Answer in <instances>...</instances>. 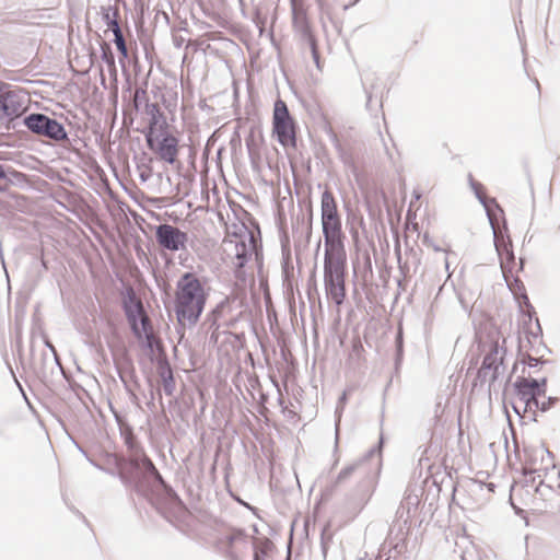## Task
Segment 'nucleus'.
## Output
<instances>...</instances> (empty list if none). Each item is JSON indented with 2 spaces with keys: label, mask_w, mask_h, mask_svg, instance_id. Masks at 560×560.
Segmentation results:
<instances>
[{
  "label": "nucleus",
  "mask_w": 560,
  "mask_h": 560,
  "mask_svg": "<svg viewBox=\"0 0 560 560\" xmlns=\"http://www.w3.org/2000/svg\"><path fill=\"white\" fill-rule=\"evenodd\" d=\"M155 240L160 247L175 253L186 250L188 234L177 226L163 223L155 226Z\"/></svg>",
  "instance_id": "nucleus-9"
},
{
  "label": "nucleus",
  "mask_w": 560,
  "mask_h": 560,
  "mask_svg": "<svg viewBox=\"0 0 560 560\" xmlns=\"http://www.w3.org/2000/svg\"><path fill=\"white\" fill-rule=\"evenodd\" d=\"M347 401V392H343L342 395L339 397L337 407H336V439H338V432H339V423L341 418V412L343 410V407Z\"/></svg>",
  "instance_id": "nucleus-27"
},
{
  "label": "nucleus",
  "mask_w": 560,
  "mask_h": 560,
  "mask_svg": "<svg viewBox=\"0 0 560 560\" xmlns=\"http://www.w3.org/2000/svg\"><path fill=\"white\" fill-rule=\"evenodd\" d=\"M293 28L296 34L301 37V39L307 44L315 40V36L312 33L310 23L307 21L306 13L303 11H298L293 5Z\"/></svg>",
  "instance_id": "nucleus-15"
},
{
  "label": "nucleus",
  "mask_w": 560,
  "mask_h": 560,
  "mask_svg": "<svg viewBox=\"0 0 560 560\" xmlns=\"http://www.w3.org/2000/svg\"><path fill=\"white\" fill-rule=\"evenodd\" d=\"M208 300L206 282L195 272L183 273L176 282L174 310L178 326L192 328L199 322Z\"/></svg>",
  "instance_id": "nucleus-1"
},
{
  "label": "nucleus",
  "mask_w": 560,
  "mask_h": 560,
  "mask_svg": "<svg viewBox=\"0 0 560 560\" xmlns=\"http://www.w3.org/2000/svg\"><path fill=\"white\" fill-rule=\"evenodd\" d=\"M385 151H386V154H388V156L392 158L389 154L388 148H385Z\"/></svg>",
  "instance_id": "nucleus-58"
},
{
  "label": "nucleus",
  "mask_w": 560,
  "mask_h": 560,
  "mask_svg": "<svg viewBox=\"0 0 560 560\" xmlns=\"http://www.w3.org/2000/svg\"><path fill=\"white\" fill-rule=\"evenodd\" d=\"M185 43V38L179 34H173V45L176 48H180Z\"/></svg>",
  "instance_id": "nucleus-40"
},
{
  "label": "nucleus",
  "mask_w": 560,
  "mask_h": 560,
  "mask_svg": "<svg viewBox=\"0 0 560 560\" xmlns=\"http://www.w3.org/2000/svg\"><path fill=\"white\" fill-rule=\"evenodd\" d=\"M248 244L245 240H231L228 242V246L230 247L231 255H233L235 261L233 265L235 267V271L238 272L241 269L245 267L248 260L252 257V253L254 249V236L252 233H247Z\"/></svg>",
  "instance_id": "nucleus-12"
},
{
  "label": "nucleus",
  "mask_w": 560,
  "mask_h": 560,
  "mask_svg": "<svg viewBox=\"0 0 560 560\" xmlns=\"http://www.w3.org/2000/svg\"><path fill=\"white\" fill-rule=\"evenodd\" d=\"M514 261H515V256H514L513 249L509 248V246H505V255H504L505 266L509 265L510 262H514ZM504 278L508 281L506 275L504 276Z\"/></svg>",
  "instance_id": "nucleus-37"
},
{
  "label": "nucleus",
  "mask_w": 560,
  "mask_h": 560,
  "mask_svg": "<svg viewBox=\"0 0 560 560\" xmlns=\"http://www.w3.org/2000/svg\"><path fill=\"white\" fill-rule=\"evenodd\" d=\"M163 383V390L164 393L167 395V396H172L175 392V380L174 377L173 378H170V380H164L162 381Z\"/></svg>",
  "instance_id": "nucleus-34"
},
{
  "label": "nucleus",
  "mask_w": 560,
  "mask_h": 560,
  "mask_svg": "<svg viewBox=\"0 0 560 560\" xmlns=\"http://www.w3.org/2000/svg\"><path fill=\"white\" fill-rule=\"evenodd\" d=\"M540 346H542V348H544V349H546V350H547V352H550V349H547V347H546V346H544L542 343H541Z\"/></svg>",
  "instance_id": "nucleus-60"
},
{
  "label": "nucleus",
  "mask_w": 560,
  "mask_h": 560,
  "mask_svg": "<svg viewBox=\"0 0 560 560\" xmlns=\"http://www.w3.org/2000/svg\"><path fill=\"white\" fill-rule=\"evenodd\" d=\"M513 409H514V411H515L517 415H520V413H521V411H520V409H518V407H517L516 405H513Z\"/></svg>",
  "instance_id": "nucleus-57"
},
{
  "label": "nucleus",
  "mask_w": 560,
  "mask_h": 560,
  "mask_svg": "<svg viewBox=\"0 0 560 560\" xmlns=\"http://www.w3.org/2000/svg\"><path fill=\"white\" fill-rule=\"evenodd\" d=\"M128 435L125 439L127 447L132 452V456H141L143 453L141 452L138 443L135 440V436L132 435L131 429L128 428Z\"/></svg>",
  "instance_id": "nucleus-28"
},
{
  "label": "nucleus",
  "mask_w": 560,
  "mask_h": 560,
  "mask_svg": "<svg viewBox=\"0 0 560 560\" xmlns=\"http://www.w3.org/2000/svg\"><path fill=\"white\" fill-rule=\"evenodd\" d=\"M271 547L272 542L268 538H264L260 544L254 548V560H264Z\"/></svg>",
  "instance_id": "nucleus-24"
},
{
  "label": "nucleus",
  "mask_w": 560,
  "mask_h": 560,
  "mask_svg": "<svg viewBox=\"0 0 560 560\" xmlns=\"http://www.w3.org/2000/svg\"><path fill=\"white\" fill-rule=\"evenodd\" d=\"M74 444L78 447V450L85 455L84 450L78 443L74 442Z\"/></svg>",
  "instance_id": "nucleus-54"
},
{
  "label": "nucleus",
  "mask_w": 560,
  "mask_h": 560,
  "mask_svg": "<svg viewBox=\"0 0 560 560\" xmlns=\"http://www.w3.org/2000/svg\"><path fill=\"white\" fill-rule=\"evenodd\" d=\"M494 246H495V249L500 257L503 275L505 276V262H504L505 246H509V248H512L511 241L510 240H509V242L500 241L498 238L497 234L494 233Z\"/></svg>",
  "instance_id": "nucleus-25"
},
{
  "label": "nucleus",
  "mask_w": 560,
  "mask_h": 560,
  "mask_svg": "<svg viewBox=\"0 0 560 560\" xmlns=\"http://www.w3.org/2000/svg\"><path fill=\"white\" fill-rule=\"evenodd\" d=\"M505 350L499 347L497 341L491 342L489 352L485 355L482 364L477 373V380L483 384L494 383L504 372L503 360Z\"/></svg>",
  "instance_id": "nucleus-8"
},
{
  "label": "nucleus",
  "mask_w": 560,
  "mask_h": 560,
  "mask_svg": "<svg viewBox=\"0 0 560 560\" xmlns=\"http://www.w3.org/2000/svg\"><path fill=\"white\" fill-rule=\"evenodd\" d=\"M328 135L330 137V140H331L332 144L335 145L336 150L338 151L340 158L343 159L345 152H343L341 143H340L339 139H338V136L332 131L331 128H329Z\"/></svg>",
  "instance_id": "nucleus-32"
},
{
  "label": "nucleus",
  "mask_w": 560,
  "mask_h": 560,
  "mask_svg": "<svg viewBox=\"0 0 560 560\" xmlns=\"http://www.w3.org/2000/svg\"><path fill=\"white\" fill-rule=\"evenodd\" d=\"M382 444H383V438H381L380 443H378V446L373 447V448H371V450L368 452L366 457H373V456H375V455L380 454V452H381V447H382Z\"/></svg>",
  "instance_id": "nucleus-42"
},
{
  "label": "nucleus",
  "mask_w": 560,
  "mask_h": 560,
  "mask_svg": "<svg viewBox=\"0 0 560 560\" xmlns=\"http://www.w3.org/2000/svg\"><path fill=\"white\" fill-rule=\"evenodd\" d=\"M118 476L124 485L132 486L139 493H142L141 478L153 479L160 485H164L163 477L145 454L131 456L126 464L119 467Z\"/></svg>",
  "instance_id": "nucleus-4"
},
{
  "label": "nucleus",
  "mask_w": 560,
  "mask_h": 560,
  "mask_svg": "<svg viewBox=\"0 0 560 560\" xmlns=\"http://www.w3.org/2000/svg\"><path fill=\"white\" fill-rule=\"evenodd\" d=\"M119 55H120V58H119V61L120 62H124L125 59L128 58V48H127V45H124V46H120V47H116Z\"/></svg>",
  "instance_id": "nucleus-41"
},
{
  "label": "nucleus",
  "mask_w": 560,
  "mask_h": 560,
  "mask_svg": "<svg viewBox=\"0 0 560 560\" xmlns=\"http://www.w3.org/2000/svg\"><path fill=\"white\" fill-rule=\"evenodd\" d=\"M525 383L529 387H532V389L536 393L537 396L540 397L546 394L547 377H542L540 380L525 377Z\"/></svg>",
  "instance_id": "nucleus-23"
},
{
  "label": "nucleus",
  "mask_w": 560,
  "mask_h": 560,
  "mask_svg": "<svg viewBox=\"0 0 560 560\" xmlns=\"http://www.w3.org/2000/svg\"><path fill=\"white\" fill-rule=\"evenodd\" d=\"M523 300H524V303H525L527 306L532 307V305H530V303H529V300H528V296L526 295V293H523Z\"/></svg>",
  "instance_id": "nucleus-53"
},
{
  "label": "nucleus",
  "mask_w": 560,
  "mask_h": 560,
  "mask_svg": "<svg viewBox=\"0 0 560 560\" xmlns=\"http://www.w3.org/2000/svg\"><path fill=\"white\" fill-rule=\"evenodd\" d=\"M273 133L283 145L296 144L295 126L284 101L278 98L273 105Z\"/></svg>",
  "instance_id": "nucleus-6"
},
{
  "label": "nucleus",
  "mask_w": 560,
  "mask_h": 560,
  "mask_svg": "<svg viewBox=\"0 0 560 560\" xmlns=\"http://www.w3.org/2000/svg\"><path fill=\"white\" fill-rule=\"evenodd\" d=\"M8 175L4 165L0 164V192L4 191L8 186Z\"/></svg>",
  "instance_id": "nucleus-35"
},
{
  "label": "nucleus",
  "mask_w": 560,
  "mask_h": 560,
  "mask_svg": "<svg viewBox=\"0 0 560 560\" xmlns=\"http://www.w3.org/2000/svg\"><path fill=\"white\" fill-rule=\"evenodd\" d=\"M396 364H398L401 360V355H402V337H401V334L398 332L397 337H396Z\"/></svg>",
  "instance_id": "nucleus-36"
},
{
  "label": "nucleus",
  "mask_w": 560,
  "mask_h": 560,
  "mask_svg": "<svg viewBox=\"0 0 560 560\" xmlns=\"http://www.w3.org/2000/svg\"><path fill=\"white\" fill-rule=\"evenodd\" d=\"M45 345L51 350V352L54 353L56 360H58V357H57V352H56V349L55 347L51 345V342L49 340H46L45 341Z\"/></svg>",
  "instance_id": "nucleus-49"
},
{
  "label": "nucleus",
  "mask_w": 560,
  "mask_h": 560,
  "mask_svg": "<svg viewBox=\"0 0 560 560\" xmlns=\"http://www.w3.org/2000/svg\"><path fill=\"white\" fill-rule=\"evenodd\" d=\"M522 362L526 365H528V368H537L539 364H545L547 363L548 361L547 360H542L541 358H535V357H532L530 354H526Z\"/></svg>",
  "instance_id": "nucleus-30"
},
{
  "label": "nucleus",
  "mask_w": 560,
  "mask_h": 560,
  "mask_svg": "<svg viewBox=\"0 0 560 560\" xmlns=\"http://www.w3.org/2000/svg\"><path fill=\"white\" fill-rule=\"evenodd\" d=\"M385 151H386V154H388V156L392 158L389 154L388 148H385Z\"/></svg>",
  "instance_id": "nucleus-59"
},
{
  "label": "nucleus",
  "mask_w": 560,
  "mask_h": 560,
  "mask_svg": "<svg viewBox=\"0 0 560 560\" xmlns=\"http://www.w3.org/2000/svg\"><path fill=\"white\" fill-rule=\"evenodd\" d=\"M122 310L133 336H139V327H142V319L148 316L143 303L137 298L132 288L127 290L122 300Z\"/></svg>",
  "instance_id": "nucleus-10"
},
{
  "label": "nucleus",
  "mask_w": 560,
  "mask_h": 560,
  "mask_svg": "<svg viewBox=\"0 0 560 560\" xmlns=\"http://www.w3.org/2000/svg\"><path fill=\"white\" fill-rule=\"evenodd\" d=\"M10 371H11V374H12V375H14V372H13V370H12L11 368H10ZM13 377H14L15 383H16V385L19 386V389H20V392L22 393L23 398H24L25 402L27 404L28 408H30V409H33V406H32L31 401L28 400V398H27V396H26V394H25V392H24V389H23L22 385L19 383V381L16 380V377H15V376H13Z\"/></svg>",
  "instance_id": "nucleus-38"
},
{
  "label": "nucleus",
  "mask_w": 560,
  "mask_h": 560,
  "mask_svg": "<svg viewBox=\"0 0 560 560\" xmlns=\"http://www.w3.org/2000/svg\"><path fill=\"white\" fill-rule=\"evenodd\" d=\"M320 219L325 240V250L345 249L341 219L332 192L326 189L320 199Z\"/></svg>",
  "instance_id": "nucleus-3"
},
{
  "label": "nucleus",
  "mask_w": 560,
  "mask_h": 560,
  "mask_svg": "<svg viewBox=\"0 0 560 560\" xmlns=\"http://www.w3.org/2000/svg\"><path fill=\"white\" fill-rule=\"evenodd\" d=\"M346 250H325L324 256V288L326 295L336 305H341L346 298Z\"/></svg>",
  "instance_id": "nucleus-2"
},
{
  "label": "nucleus",
  "mask_w": 560,
  "mask_h": 560,
  "mask_svg": "<svg viewBox=\"0 0 560 560\" xmlns=\"http://www.w3.org/2000/svg\"><path fill=\"white\" fill-rule=\"evenodd\" d=\"M142 101H147V92L141 88H137L133 93V106L137 110Z\"/></svg>",
  "instance_id": "nucleus-29"
},
{
  "label": "nucleus",
  "mask_w": 560,
  "mask_h": 560,
  "mask_svg": "<svg viewBox=\"0 0 560 560\" xmlns=\"http://www.w3.org/2000/svg\"><path fill=\"white\" fill-rule=\"evenodd\" d=\"M371 494L369 493H365L361 499H360V503H359V511H361L363 509V506L368 503L369 499H370Z\"/></svg>",
  "instance_id": "nucleus-47"
},
{
  "label": "nucleus",
  "mask_w": 560,
  "mask_h": 560,
  "mask_svg": "<svg viewBox=\"0 0 560 560\" xmlns=\"http://www.w3.org/2000/svg\"><path fill=\"white\" fill-rule=\"evenodd\" d=\"M422 241H423V243H424L425 245H428V246H431V245H432V243H431V238H430V236H429L428 234H424V235H423Z\"/></svg>",
  "instance_id": "nucleus-50"
},
{
  "label": "nucleus",
  "mask_w": 560,
  "mask_h": 560,
  "mask_svg": "<svg viewBox=\"0 0 560 560\" xmlns=\"http://www.w3.org/2000/svg\"><path fill=\"white\" fill-rule=\"evenodd\" d=\"M158 374L162 381L173 378V371L167 360H160L158 363Z\"/></svg>",
  "instance_id": "nucleus-26"
},
{
  "label": "nucleus",
  "mask_w": 560,
  "mask_h": 560,
  "mask_svg": "<svg viewBox=\"0 0 560 560\" xmlns=\"http://www.w3.org/2000/svg\"><path fill=\"white\" fill-rule=\"evenodd\" d=\"M306 45L310 47L312 58L316 65V68L320 69V57H319L316 39L311 43H307Z\"/></svg>",
  "instance_id": "nucleus-31"
},
{
  "label": "nucleus",
  "mask_w": 560,
  "mask_h": 560,
  "mask_svg": "<svg viewBox=\"0 0 560 560\" xmlns=\"http://www.w3.org/2000/svg\"><path fill=\"white\" fill-rule=\"evenodd\" d=\"M101 15L103 22L107 25L108 30L112 28L115 24L119 23V10L117 7L108 4L101 7Z\"/></svg>",
  "instance_id": "nucleus-19"
},
{
  "label": "nucleus",
  "mask_w": 560,
  "mask_h": 560,
  "mask_svg": "<svg viewBox=\"0 0 560 560\" xmlns=\"http://www.w3.org/2000/svg\"><path fill=\"white\" fill-rule=\"evenodd\" d=\"M470 187L472 188L477 199L479 202L486 208V210L489 212V203H493L495 206L497 202L494 199H487L486 196L482 194V185L476 180H474L471 177L469 178Z\"/></svg>",
  "instance_id": "nucleus-21"
},
{
  "label": "nucleus",
  "mask_w": 560,
  "mask_h": 560,
  "mask_svg": "<svg viewBox=\"0 0 560 560\" xmlns=\"http://www.w3.org/2000/svg\"><path fill=\"white\" fill-rule=\"evenodd\" d=\"M320 546H322L323 556H324V558H326L328 540L325 538V530H323V533H322Z\"/></svg>",
  "instance_id": "nucleus-45"
},
{
  "label": "nucleus",
  "mask_w": 560,
  "mask_h": 560,
  "mask_svg": "<svg viewBox=\"0 0 560 560\" xmlns=\"http://www.w3.org/2000/svg\"><path fill=\"white\" fill-rule=\"evenodd\" d=\"M24 126L33 133L56 142L68 140L63 125L42 113H32L24 117Z\"/></svg>",
  "instance_id": "nucleus-5"
},
{
  "label": "nucleus",
  "mask_w": 560,
  "mask_h": 560,
  "mask_svg": "<svg viewBox=\"0 0 560 560\" xmlns=\"http://www.w3.org/2000/svg\"><path fill=\"white\" fill-rule=\"evenodd\" d=\"M25 102L26 97L21 91L0 81V120L19 118L26 109Z\"/></svg>",
  "instance_id": "nucleus-7"
},
{
  "label": "nucleus",
  "mask_w": 560,
  "mask_h": 560,
  "mask_svg": "<svg viewBox=\"0 0 560 560\" xmlns=\"http://www.w3.org/2000/svg\"><path fill=\"white\" fill-rule=\"evenodd\" d=\"M228 299L219 302L214 308L207 313L202 326L206 327L208 330L212 331V334H215L220 328L219 319L222 316L223 311L228 306Z\"/></svg>",
  "instance_id": "nucleus-17"
},
{
  "label": "nucleus",
  "mask_w": 560,
  "mask_h": 560,
  "mask_svg": "<svg viewBox=\"0 0 560 560\" xmlns=\"http://www.w3.org/2000/svg\"><path fill=\"white\" fill-rule=\"evenodd\" d=\"M101 51H102L101 58H102L103 62L106 63L109 73L116 75L117 70H116L115 56H114V52H113L109 44L106 42L102 43Z\"/></svg>",
  "instance_id": "nucleus-20"
},
{
  "label": "nucleus",
  "mask_w": 560,
  "mask_h": 560,
  "mask_svg": "<svg viewBox=\"0 0 560 560\" xmlns=\"http://www.w3.org/2000/svg\"><path fill=\"white\" fill-rule=\"evenodd\" d=\"M109 31L113 32L114 34V38H119V37H122L124 34H122V31H121V27L119 25V23L115 24L112 28H109Z\"/></svg>",
  "instance_id": "nucleus-44"
},
{
  "label": "nucleus",
  "mask_w": 560,
  "mask_h": 560,
  "mask_svg": "<svg viewBox=\"0 0 560 560\" xmlns=\"http://www.w3.org/2000/svg\"><path fill=\"white\" fill-rule=\"evenodd\" d=\"M558 397L549 396L546 400L540 401L539 410L542 412L548 411L558 402Z\"/></svg>",
  "instance_id": "nucleus-33"
},
{
  "label": "nucleus",
  "mask_w": 560,
  "mask_h": 560,
  "mask_svg": "<svg viewBox=\"0 0 560 560\" xmlns=\"http://www.w3.org/2000/svg\"><path fill=\"white\" fill-rule=\"evenodd\" d=\"M541 336H542V330L539 325V322L537 320V331H532L530 338H533V340L538 341L541 345Z\"/></svg>",
  "instance_id": "nucleus-39"
},
{
  "label": "nucleus",
  "mask_w": 560,
  "mask_h": 560,
  "mask_svg": "<svg viewBox=\"0 0 560 560\" xmlns=\"http://www.w3.org/2000/svg\"><path fill=\"white\" fill-rule=\"evenodd\" d=\"M355 468H357V465H350V466H347L346 468H343L338 474L337 479L332 482V485L325 489L324 494L330 495L334 492L336 486L338 483L342 482L343 480H346L354 471Z\"/></svg>",
  "instance_id": "nucleus-22"
},
{
  "label": "nucleus",
  "mask_w": 560,
  "mask_h": 560,
  "mask_svg": "<svg viewBox=\"0 0 560 560\" xmlns=\"http://www.w3.org/2000/svg\"><path fill=\"white\" fill-rule=\"evenodd\" d=\"M137 339L144 338L145 347L153 351L154 347L160 343V340L155 337L153 327L151 324V319L149 316H145L142 319V327H139V336H135Z\"/></svg>",
  "instance_id": "nucleus-18"
},
{
  "label": "nucleus",
  "mask_w": 560,
  "mask_h": 560,
  "mask_svg": "<svg viewBox=\"0 0 560 560\" xmlns=\"http://www.w3.org/2000/svg\"><path fill=\"white\" fill-rule=\"evenodd\" d=\"M283 272L287 273L288 272V262L284 261L283 264Z\"/></svg>",
  "instance_id": "nucleus-55"
},
{
  "label": "nucleus",
  "mask_w": 560,
  "mask_h": 560,
  "mask_svg": "<svg viewBox=\"0 0 560 560\" xmlns=\"http://www.w3.org/2000/svg\"><path fill=\"white\" fill-rule=\"evenodd\" d=\"M109 31L113 32L114 34V38H119V37H122L124 34H122V31H121V27L119 25V23L115 24L112 28H109Z\"/></svg>",
  "instance_id": "nucleus-43"
},
{
  "label": "nucleus",
  "mask_w": 560,
  "mask_h": 560,
  "mask_svg": "<svg viewBox=\"0 0 560 560\" xmlns=\"http://www.w3.org/2000/svg\"><path fill=\"white\" fill-rule=\"evenodd\" d=\"M395 253L398 260V267L401 273L405 277H409L411 275H416L421 266V249L420 248H409L406 252V260L401 261V253L399 244L395 246Z\"/></svg>",
  "instance_id": "nucleus-13"
},
{
  "label": "nucleus",
  "mask_w": 560,
  "mask_h": 560,
  "mask_svg": "<svg viewBox=\"0 0 560 560\" xmlns=\"http://www.w3.org/2000/svg\"><path fill=\"white\" fill-rule=\"evenodd\" d=\"M514 285H515V288H517L518 290H521V289H522V290H524L523 282H522L521 280H518V279H515V280H514Z\"/></svg>",
  "instance_id": "nucleus-52"
},
{
  "label": "nucleus",
  "mask_w": 560,
  "mask_h": 560,
  "mask_svg": "<svg viewBox=\"0 0 560 560\" xmlns=\"http://www.w3.org/2000/svg\"><path fill=\"white\" fill-rule=\"evenodd\" d=\"M514 390L518 399L524 402V412L532 411V402L539 396L525 383V377L520 376L513 384Z\"/></svg>",
  "instance_id": "nucleus-16"
},
{
  "label": "nucleus",
  "mask_w": 560,
  "mask_h": 560,
  "mask_svg": "<svg viewBox=\"0 0 560 560\" xmlns=\"http://www.w3.org/2000/svg\"><path fill=\"white\" fill-rule=\"evenodd\" d=\"M364 91H365V94H366V104H365V106H366V108H368L369 110H371V106H372V93H371L366 88H364Z\"/></svg>",
  "instance_id": "nucleus-46"
},
{
  "label": "nucleus",
  "mask_w": 560,
  "mask_h": 560,
  "mask_svg": "<svg viewBox=\"0 0 560 560\" xmlns=\"http://www.w3.org/2000/svg\"><path fill=\"white\" fill-rule=\"evenodd\" d=\"M434 250H440V248L438 246H433Z\"/></svg>",
  "instance_id": "nucleus-61"
},
{
  "label": "nucleus",
  "mask_w": 560,
  "mask_h": 560,
  "mask_svg": "<svg viewBox=\"0 0 560 560\" xmlns=\"http://www.w3.org/2000/svg\"><path fill=\"white\" fill-rule=\"evenodd\" d=\"M114 43H115L116 47L127 45L124 36L119 37V38H114Z\"/></svg>",
  "instance_id": "nucleus-48"
},
{
  "label": "nucleus",
  "mask_w": 560,
  "mask_h": 560,
  "mask_svg": "<svg viewBox=\"0 0 560 560\" xmlns=\"http://www.w3.org/2000/svg\"><path fill=\"white\" fill-rule=\"evenodd\" d=\"M178 143L177 137L167 130H161L154 138V148L149 149L154 151L160 160L173 165L177 161Z\"/></svg>",
  "instance_id": "nucleus-11"
},
{
  "label": "nucleus",
  "mask_w": 560,
  "mask_h": 560,
  "mask_svg": "<svg viewBox=\"0 0 560 560\" xmlns=\"http://www.w3.org/2000/svg\"><path fill=\"white\" fill-rule=\"evenodd\" d=\"M540 401L538 398H535V402H532V410L535 412L536 409H539Z\"/></svg>",
  "instance_id": "nucleus-51"
},
{
  "label": "nucleus",
  "mask_w": 560,
  "mask_h": 560,
  "mask_svg": "<svg viewBox=\"0 0 560 560\" xmlns=\"http://www.w3.org/2000/svg\"><path fill=\"white\" fill-rule=\"evenodd\" d=\"M115 419L117 420L118 424L121 427V420L117 413H115Z\"/></svg>",
  "instance_id": "nucleus-56"
},
{
  "label": "nucleus",
  "mask_w": 560,
  "mask_h": 560,
  "mask_svg": "<svg viewBox=\"0 0 560 560\" xmlns=\"http://www.w3.org/2000/svg\"><path fill=\"white\" fill-rule=\"evenodd\" d=\"M145 112L150 116L149 119V130L145 133V141L148 148H154V132L158 125H160L161 120L165 124L163 114L160 110V107L156 103H147Z\"/></svg>",
  "instance_id": "nucleus-14"
}]
</instances>
